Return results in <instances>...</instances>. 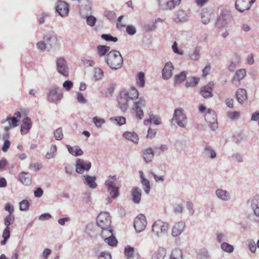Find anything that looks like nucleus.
<instances>
[{
  "label": "nucleus",
  "instance_id": "obj_1",
  "mask_svg": "<svg viewBox=\"0 0 259 259\" xmlns=\"http://www.w3.org/2000/svg\"><path fill=\"white\" fill-rule=\"evenodd\" d=\"M139 92L134 87H131L129 90H121L117 98L118 107L123 112H125L128 109V102L138 99Z\"/></svg>",
  "mask_w": 259,
  "mask_h": 259
},
{
  "label": "nucleus",
  "instance_id": "obj_2",
  "mask_svg": "<svg viewBox=\"0 0 259 259\" xmlns=\"http://www.w3.org/2000/svg\"><path fill=\"white\" fill-rule=\"evenodd\" d=\"M105 62L112 70H116L122 67L123 59L119 51L112 50L105 56Z\"/></svg>",
  "mask_w": 259,
  "mask_h": 259
},
{
  "label": "nucleus",
  "instance_id": "obj_3",
  "mask_svg": "<svg viewBox=\"0 0 259 259\" xmlns=\"http://www.w3.org/2000/svg\"><path fill=\"white\" fill-rule=\"evenodd\" d=\"M116 176H109L105 182L107 191L112 198H116L119 195V188L116 185Z\"/></svg>",
  "mask_w": 259,
  "mask_h": 259
},
{
  "label": "nucleus",
  "instance_id": "obj_4",
  "mask_svg": "<svg viewBox=\"0 0 259 259\" xmlns=\"http://www.w3.org/2000/svg\"><path fill=\"white\" fill-rule=\"evenodd\" d=\"M172 120L176 121L177 124L181 127H185L187 124V118L182 108H177L175 110Z\"/></svg>",
  "mask_w": 259,
  "mask_h": 259
},
{
  "label": "nucleus",
  "instance_id": "obj_5",
  "mask_svg": "<svg viewBox=\"0 0 259 259\" xmlns=\"http://www.w3.org/2000/svg\"><path fill=\"white\" fill-rule=\"evenodd\" d=\"M70 6L66 2L58 0L56 3L55 12L62 17H66L69 15Z\"/></svg>",
  "mask_w": 259,
  "mask_h": 259
},
{
  "label": "nucleus",
  "instance_id": "obj_6",
  "mask_svg": "<svg viewBox=\"0 0 259 259\" xmlns=\"http://www.w3.org/2000/svg\"><path fill=\"white\" fill-rule=\"evenodd\" d=\"M205 119L212 131H215L218 127L217 116L214 110L210 108L207 110L205 114Z\"/></svg>",
  "mask_w": 259,
  "mask_h": 259
},
{
  "label": "nucleus",
  "instance_id": "obj_7",
  "mask_svg": "<svg viewBox=\"0 0 259 259\" xmlns=\"http://www.w3.org/2000/svg\"><path fill=\"white\" fill-rule=\"evenodd\" d=\"M168 229L167 223L157 220L152 226V231L157 237H161L167 233Z\"/></svg>",
  "mask_w": 259,
  "mask_h": 259
},
{
  "label": "nucleus",
  "instance_id": "obj_8",
  "mask_svg": "<svg viewBox=\"0 0 259 259\" xmlns=\"http://www.w3.org/2000/svg\"><path fill=\"white\" fill-rule=\"evenodd\" d=\"M96 222L97 226L100 228L110 227L111 220L109 213L107 212H100L97 218Z\"/></svg>",
  "mask_w": 259,
  "mask_h": 259
},
{
  "label": "nucleus",
  "instance_id": "obj_9",
  "mask_svg": "<svg viewBox=\"0 0 259 259\" xmlns=\"http://www.w3.org/2000/svg\"><path fill=\"white\" fill-rule=\"evenodd\" d=\"M57 70L59 74L68 77L69 75V68L66 60L63 57H59L56 60Z\"/></svg>",
  "mask_w": 259,
  "mask_h": 259
},
{
  "label": "nucleus",
  "instance_id": "obj_10",
  "mask_svg": "<svg viewBox=\"0 0 259 259\" xmlns=\"http://www.w3.org/2000/svg\"><path fill=\"white\" fill-rule=\"evenodd\" d=\"M182 0H158L159 7L162 10H172L178 6Z\"/></svg>",
  "mask_w": 259,
  "mask_h": 259
},
{
  "label": "nucleus",
  "instance_id": "obj_11",
  "mask_svg": "<svg viewBox=\"0 0 259 259\" xmlns=\"http://www.w3.org/2000/svg\"><path fill=\"white\" fill-rule=\"evenodd\" d=\"M63 94L57 91L56 86L53 87L47 95V100L49 102L56 103L62 98Z\"/></svg>",
  "mask_w": 259,
  "mask_h": 259
},
{
  "label": "nucleus",
  "instance_id": "obj_12",
  "mask_svg": "<svg viewBox=\"0 0 259 259\" xmlns=\"http://www.w3.org/2000/svg\"><path fill=\"white\" fill-rule=\"evenodd\" d=\"M92 166V164L90 161H85L81 159H78L76 161L75 171L76 172L82 174L85 171H89Z\"/></svg>",
  "mask_w": 259,
  "mask_h": 259
},
{
  "label": "nucleus",
  "instance_id": "obj_13",
  "mask_svg": "<svg viewBox=\"0 0 259 259\" xmlns=\"http://www.w3.org/2000/svg\"><path fill=\"white\" fill-rule=\"evenodd\" d=\"M255 1L256 0H236L235 8L238 11L243 12L249 10Z\"/></svg>",
  "mask_w": 259,
  "mask_h": 259
},
{
  "label": "nucleus",
  "instance_id": "obj_14",
  "mask_svg": "<svg viewBox=\"0 0 259 259\" xmlns=\"http://www.w3.org/2000/svg\"><path fill=\"white\" fill-rule=\"evenodd\" d=\"M147 225V221L145 216L140 213L135 219L134 221V227L135 230L139 232L143 231Z\"/></svg>",
  "mask_w": 259,
  "mask_h": 259
},
{
  "label": "nucleus",
  "instance_id": "obj_15",
  "mask_svg": "<svg viewBox=\"0 0 259 259\" xmlns=\"http://www.w3.org/2000/svg\"><path fill=\"white\" fill-rule=\"evenodd\" d=\"M214 87L213 82H208L206 85L200 89V93L205 99H209L213 96L212 90Z\"/></svg>",
  "mask_w": 259,
  "mask_h": 259
},
{
  "label": "nucleus",
  "instance_id": "obj_16",
  "mask_svg": "<svg viewBox=\"0 0 259 259\" xmlns=\"http://www.w3.org/2000/svg\"><path fill=\"white\" fill-rule=\"evenodd\" d=\"M174 67L171 62H167L162 70V76L165 80L170 78L173 75Z\"/></svg>",
  "mask_w": 259,
  "mask_h": 259
},
{
  "label": "nucleus",
  "instance_id": "obj_17",
  "mask_svg": "<svg viewBox=\"0 0 259 259\" xmlns=\"http://www.w3.org/2000/svg\"><path fill=\"white\" fill-rule=\"evenodd\" d=\"M186 227L185 222L181 221L176 223L171 229V235L174 237L179 236L184 231Z\"/></svg>",
  "mask_w": 259,
  "mask_h": 259
},
{
  "label": "nucleus",
  "instance_id": "obj_18",
  "mask_svg": "<svg viewBox=\"0 0 259 259\" xmlns=\"http://www.w3.org/2000/svg\"><path fill=\"white\" fill-rule=\"evenodd\" d=\"M246 72L244 69L237 70L232 79V83L236 86H238L241 80L246 76Z\"/></svg>",
  "mask_w": 259,
  "mask_h": 259
},
{
  "label": "nucleus",
  "instance_id": "obj_19",
  "mask_svg": "<svg viewBox=\"0 0 259 259\" xmlns=\"http://www.w3.org/2000/svg\"><path fill=\"white\" fill-rule=\"evenodd\" d=\"M124 255L127 259H140V256L133 247L127 245L124 247Z\"/></svg>",
  "mask_w": 259,
  "mask_h": 259
},
{
  "label": "nucleus",
  "instance_id": "obj_20",
  "mask_svg": "<svg viewBox=\"0 0 259 259\" xmlns=\"http://www.w3.org/2000/svg\"><path fill=\"white\" fill-rule=\"evenodd\" d=\"M230 15L227 14L221 13L217 19L215 26L219 28L226 27L230 21Z\"/></svg>",
  "mask_w": 259,
  "mask_h": 259
},
{
  "label": "nucleus",
  "instance_id": "obj_21",
  "mask_svg": "<svg viewBox=\"0 0 259 259\" xmlns=\"http://www.w3.org/2000/svg\"><path fill=\"white\" fill-rule=\"evenodd\" d=\"M131 194L133 202L135 204L140 203L142 196L141 189L138 187H134L131 190Z\"/></svg>",
  "mask_w": 259,
  "mask_h": 259
},
{
  "label": "nucleus",
  "instance_id": "obj_22",
  "mask_svg": "<svg viewBox=\"0 0 259 259\" xmlns=\"http://www.w3.org/2000/svg\"><path fill=\"white\" fill-rule=\"evenodd\" d=\"M215 194L219 199L223 201H228L231 198L230 193L225 190L218 189L215 190Z\"/></svg>",
  "mask_w": 259,
  "mask_h": 259
},
{
  "label": "nucleus",
  "instance_id": "obj_23",
  "mask_svg": "<svg viewBox=\"0 0 259 259\" xmlns=\"http://www.w3.org/2000/svg\"><path fill=\"white\" fill-rule=\"evenodd\" d=\"M32 122L29 117H26L22 121L21 125V133L22 135L26 134L31 127Z\"/></svg>",
  "mask_w": 259,
  "mask_h": 259
},
{
  "label": "nucleus",
  "instance_id": "obj_24",
  "mask_svg": "<svg viewBox=\"0 0 259 259\" xmlns=\"http://www.w3.org/2000/svg\"><path fill=\"white\" fill-rule=\"evenodd\" d=\"M44 41L51 48L54 47L57 44V38L53 32L49 33L44 36Z\"/></svg>",
  "mask_w": 259,
  "mask_h": 259
},
{
  "label": "nucleus",
  "instance_id": "obj_25",
  "mask_svg": "<svg viewBox=\"0 0 259 259\" xmlns=\"http://www.w3.org/2000/svg\"><path fill=\"white\" fill-rule=\"evenodd\" d=\"M188 19V16L186 12L180 10L175 14L174 21L176 23L186 22Z\"/></svg>",
  "mask_w": 259,
  "mask_h": 259
},
{
  "label": "nucleus",
  "instance_id": "obj_26",
  "mask_svg": "<svg viewBox=\"0 0 259 259\" xmlns=\"http://www.w3.org/2000/svg\"><path fill=\"white\" fill-rule=\"evenodd\" d=\"M251 207L254 215L259 218V195L254 196L251 200Z\"/></svg>",
  "mask_w": 259,
  "mask_h": 259
},
{
  "label": "nucleus",
  "instance_id": "obj_27",
  "mask_svg": "<svg viewBox=\"0 0 259 259\" xmlns=\"http://www.w3.org/2000/svg\"><path fill=\"white\" fill-rule=\"evenodd\" d=\"M154 153L152 148L149 147L143 151V158L146 163L152 161L154 158Z\"/></svg>",
  "mask_w": 259,
  "mask_h": 259
},
{
  "label": "nucleus",
  "instance_id": "obj_28",
  "mask_svg": "<svg viewBox=\"0 0 259 259\" xmlns=\"http://www.w3.org/2000/svg\"><path fill=\"white\" fill-rule=\"evenodd\" d=\"M18 179L25 185L28 186L31 184L32 177L28 172H22L19 175Z\"/></svg>",
  "mask_w": 259,
  "mask_h": 259
},
{
  "label": "nucleus",
  "instance_id": "obj_29",
  "mask_svg": "<svg viewBox=\"0 0 259 259\" xmlns=\"http://www.w3.org/2000/svg\"><path fill=\"white\" fill-rule=\"evenodd\" d=\"M96 177L91 176L89 175L83 176V182L88 186L90 188L95 189L97 187V184L95 182Z\"/></svg>",
  "mask_w": 259,
  "mask_h": 259
},
{
  "label": "nucleus",
  "instance_id": "obj_30",
  "mask_svg": "<svg viewBox=\"0 0 259 259\" xmlns=\"http://www.w3.org/2000/svg\"><path fill=\"white\" fill-rule=\"evenodd\" d=\"M66 148L69 153L74 156H81L83 154V151L78 146L71 147L70 145H67Z\"/></svg>",
  "mask_w": 259,
  "mask_h": 259
},
{
  "label": "nucleus",
  "instance_id": "obj_31",
  "mask_svg": "<svg viewBox=\"0 0 259 259\" xmlns=\"http://www.w3.org/2000/svg\"><path fill=\"white\" fill-rule=\"evenodd\" d=\"M202 154L205 157H209L211 159H213L217 156L215 151L208 145H206L204 146Z\"/></svg>",
  "mask_w": 259,
  "mask_h": 259
},
{
  "label": "nucleus",
  "instance_id": "obj_32",
  "mask_svg": "<svg viewBox=\"0 0 259 259\" xmlns=\"http://www.w3.org/2000/svg\"><path fill=\"white\" fill-rule=\"evenodd\" d=\"M236 96L237 101L240 104H242L247 98L246 91L243 89H238L236 92Z\"/></svg>",
  "mask_w": 259,
  "mask_h": 259
},
{
  "label": "nucleus",
  "instance_id": "obj_33",
  "mask_svg": "<svg viewBox=\"0 0 259 259\" xmlns=\"http://www.w3.org/2000/svg\"><path fill=\"white\" fill-rule=\"evenodd\" d=\"M123 137L126 139L131 141L135 143H138V136L136 133L134 132H125L123 134Z\"/></svg>",
  "mask_w": 259,
  "mask_h": 259
},
{
  "label": "nucleus",
  "instance_id": "obj_34",
  "mask_svg": "<svg viewBox=\"0 0 259 259\" xmlns=\"http://www.w3.org/2000/svg\"><path fill=\"white\" fill-rule=\"evenodd\" d=\"M110 47L105 45H98L97 47V54L99 57L106 56L110 51Z\"/></svg>",
  "mask_w": 259,
  "mask_h": 259
},
{
  "label": "nucleus",
  "instance_id": "obj_35",
  "mask_svg": "<svg viewBox=\"0 0 259 259\" xmlns=\"http://www.w3.org/2000/svg\"><path fill=\"white\" fill-rule=\"evenodd\" d=\"M188 75V72L186 71H183L178 74H176L174 76V83L175 84H180L184 81Z\"/></svg>",
  "mask_w": 259,
  "mask_h": 259
},
{
  "label": "nucleus",
  "instance_id": "obj_36",
  "mask_svg": "<svg viewBox=\"0 0 259 259\" xmlns=\"http://www.w3.org/2000/svg\"><path fill=\"white\" fill-rule=\"evenodd\" d=\"M166 255V250L162 247H159L152 255L151 259H164Z\"/></svg>",
  "mask_w": 259,
  "mask_h": 259
},
{
  "label": "nucleus",
  "instance_id": "obj_37",
  "mask_svg": "<svg viewBox=\"0 0 259 259\" xmlns=\"http://www.w3.org/2000/svg\"><path fill=\"white\" fill-rule=\"evenodd\" d=\"M80 14L81 18L86 19L88 25L92 27L95 25L97 21L96 17L91 15H88V14L87 15H83L82 14V12H80Z\"/></svg>",
  "mask_w": 259,
  "mask_h": 259
},
{
  "label": "nucleus",
  "instance_id": "obj_38",
  "mask_svg": "<svg viewBox=\"0 0 259 259\" xmlns=\"http://www.w3.org/2000/svg\"><path fill=\"white\" fill-rule=\"evenodd\" d=\"M102 229V231L101 232V236L103 238H107L110 236H112L113 235V229L112 227L111 226L109 227L105 228H101Z\"/></svg>",
  "mask_w": 259,
  "mask_h": 259
},
{
  "label": "nucleus",
  "instance_id": "obj_39",
  "mask_svg": "<svg viewBox=\"0 0 259 259\" xmlns=\"http://www.w3.org/2000/svg\"><path fill=\"white\" fill-rule=\"evenodd\" d=\"M57 151V146L55 145H52L50 148V150L47 152L45 158L47 159L53 158L56 156Z\"/></svg>",
  "mask_w": 259,
  "mask_h": 259
},
{
  "label": "nucleus",
  "instance_id": "obj_40",
  "mask_svg": "<svg viewBox=\"0 0 259 259\" xmlns=\"http://www.w3.org/2000/svg\"><path fill=\"white\" fill-rule=\"evenodd\" d=\"M201 47L197 46L195 48L193 52L190 55V57L191 60L193 61H197L199 60L200 57Z\"/></svg>",
  "mask_w": 259,
  "mask_h": 259
},
{
  "label": "nucleus",
  "instance_id": "obj_41",
  "mask_svg": "<svg viewBox=\"0 0 259 259\" xmlns=\"http://www.w3.org/2000/svg\"><path fill=\"white\" fill-rule=\"evenodd\" d=\"M170 259H183L182 251L179 248L174 249L171 253Z\"/></svg>",
  "mask_w": 259,
  "mask_h": 259
},
{
  "label": "nucleus",
  "instance_id": "obj_42",
  "mask_svg": "<svg viewBox=\"0 0 259 259\" xmlns=\"http://www.w3.org/2000/svg\"><path fill=\"white\" fill-rule=\"evenodd\" d=\"M20 112L17 111L14 113L13 117H11V123L13 127H16L18 125L20 118H21Z\"/></svg>",
  "mask_w": 259,
  "mask_h": 259
},
{
  "label": "nucleus",
  "instance_id": "obj_43",
  "mask_svg": "<svg viewBox=\"0 0 259 259\" xmlns=\"http://www.w3.org/2000/svg\"><path fill=\"white\" fill-rule=\"evenodd\" d=\"M104 241L109 246H115L117 244V240L114 235L110 236L104 239Z\"/></svg>",
  "mask_w": 259,
  "mask_h": 259
},
{
  "label": "nucleus",
  "instance_id": "obj_44",
  "mask_svg": "<svg viewBox=\"0 0 259 259\" xmlns=\"http://www.w3.org/2000/svg\"><path fill=\"white\" fill-rule=\"evenodd\" d=\"M137 85L141 88L145 86V74L143 72H140L138 74V79L137 81Z\"/></svg>",
  "mask_w": 259,
  "mask_h": 259
},
{
  "label": "nucleus",
  "instance_id": "obj_45",
  "mask_svg": "<svg viewBox=\"0 0 259 259\" xmlns=\"http://www.w3.org/2000/svg\"><path fill=\"white\" fill-rule=\"evenodd\" d=\"M146 106V100L143 98H140L138 101L135 102L133 107L137 109H142Z\"/></svg>",
  "mask_w": 259,
  "mask_h": 259
},
{
  "label": "nucleus",
  "instance_id": "obj_46",
  "mask_svg": "<svg viewBox=\"0 0 259 259\" xmlns=\"http://www.w3.org/2000/svg\"><path fill=\"white\" fill-rule=\"evenodd\" d=\"M141 182L143 187L145 193L146 194H149L151 190V186L149 180L147 179H143L142 181H141Z\"/></svg>",
  "mask_w": 259,
  "mask_h": 259
},
{
  "label": "nucleus",
  "instance_id": "obj_47",
  "mask_svg": "<svg viewBox=\"0 0 259 259\" xmlns=\"http://www.w3.org/2000/svg\"><path fill=\"white\" fill-rule=\"evenodd\" d=\"M197 254L200 259L208 258L209 257L208 251L205 248H201L198 250Z\"/></svg>",
  "mask_w": 259,
  "mask_h": 259
},
{
  "label": "nucleus",
  "instance_id": "obj_48",
  "mask_svg": "<svg viewBox=\"0 0 259 259\" xmlns=\"http://www.w3.org/2000/svg\"><path fill=\"white\" fill-rule=\"evenodd\" d=\"M221 247L222 250L228 253H231L234 251V247L225 242L221 244Z\"/></svg>",
  "mask_w": 259,
  "mask_h": 259
},
{
  "label": "nucleus",
  "instance_id": "obj_49",
  "mask_svg": "<svg viewBox=\"0 0 259 259\" xmlns=\"http://www.w3.org/2000/svg\"><path fill=\"white\" fill-rule=\"evenodd\" d=\"M19 209L21 211H27L29 208V203L27 200H23L19 202Z\"/></svg>",
  "mask_w": 259,
  "mask_h": 259
},
{
  "label": "nucleus",
  "instance_id": "obj_50",
  "mask_svg": "<svg viewBox=\"0 0 259 259\" xmlns=\"http://www.w3.org/2000/svg\"><path fill=\"white\" fill-rule=\"evenodd\" d=\"M101 37L103 39L107 41L116 42L118 40L117 37H114L110 34H103Z\"/></svg>",
  "mask_w": 259,
  "mask_h": 259
},
{
  "label": "nucleus",
  "instance_id": "obj_51",
  "mask_svg": "<svg viewBox=\"0 0 259 259\" xmlns=\"http://www.w3.org/2000/svg\"><path fill=\"white\" fill-rule=\"evenodd\" d=\"M93 122L96 127L99 128L101 127L102 124L105 122V120L103 118L96 116L93 117Z\"/></svg>",
  "mask_w": 259,
  "mask_h": 259
},
{
  "label": "nucleus",
  "instance_id": "obj_52",
  "mask_svg": "<svg viewBox=\"0 0 259 259\" xmlns=\"http://www.w3.org/2000/svg\"><path fill=\"white\" fill-rule=\"evenodd\" d=\"M94 78L96 80H100L103 76L104 72L100 68H95Z\"/></svg>",
  "mask_w": 259,
  "mask_h": 259
},
{
  "label": "nucleus",
  "instance_id": "obj_53",
  "mask_svg": "<svg viewBox=\"0 0 259 259\" xmlns=\"http://www.w3.org/2000/svg\"><path fill=\"white\" fill-rule=\"evenodd\" d=\"M199 82V78L193 77L191 80L186 81L185 86L187 88L192 87L196 85Z\"/></svg>",
  "mask_w": 259,
  "mask_h": 259
},
{
  "label": "nucleus",
  "instance_id": "obj_54",
  "mask_svg": "<svg viewBox=\"0 0 259 259\" xmlns=\"http://www.w3.org/2000/svg\"><path fill=\"white\" fill-rule=\"evenodd\" d=\"M156 28L157 25L154 23L145 24L144 26V29L146 32L154 31Z\"/></svg>",
  "mask_w": 259,
  "mask_h": 259
},
{
  "label": "nucleus",
  "instance_id": "obj_55",
  "mask_svg": "<svg viewBox=\"0 0 259 259\" xmlns=\"http://www.w3.org/2000/svg\"><path fill=\"white\" fill-rule=\"evenodd\" d=\"M12 220H14V217L13 215L9 214L4 219V224L6 226V228H10V225H11V222Z\"/></svg>",
  "mask_w": 259,
  "mask_h": 259
},
{
  "label": "nucleus",
  "instance_id": "obj_56",
  "mask_svg": "<svg viewBox=\"0 0 259 259\" xmlns=\"http://www.w3.org/2000/svg\"><path fill=\"white\" fill-rule=\"evenodd\" d=\"M104 15L110 20H114L116 17V15L113 11H105Z\"/></svg>",
  "mask_w": 259,
  "mask_h": 259
},
{
  "label": "nucleus",
  "instance_id": "obj_57",
  "mask_svg": "<svg viewBox=\"0 0 259 259\" xmlns=\"http://www.w3.org/2000/svg\"><path fill=\"white\" fill-rule=\"evenodd\" d=\"M54 137L57 140H61L63 137L62 130L61 127L57 128L54 132Z\"/></svg>",
  "mask_w": 259,
  "mask_h": 259
},
{
  "label": "nucleus",
  "instance_id": "obj_58",
  "mask_svg": "<svg viewBox=\"0 0 259 259\" xmlns=\"http://www.w3.org/2000/svg\"><path fill=\"white\" fill-rule=\"evenodd\" d=\"M81 61L83 64L88 66H94L95 65V62L92 60H91L89 58H82L81 59Z\"/></svg>",
  "mask_w": 259,
  "mask_h": 259
},
{
  "label": "nucleus",
  "instance_id": "obj_59",
  "mask_svg": "<svg viewBox=\"0 0 259 259\" xmlns=\"http://www.w3.org/2000/svg\"><path fill=\"white\" fill-rule=\"evenodd\" d=\"M210 21L209 14L207 12H203L201 14V21L204 24H207Z\"/></svg>",
  "mask_w": 259,
  "mask_h": 259
},
{
  "label": "nucleus",
  "instance_id": "obj_60",
  "mask_svg": "<svg viewBox=\"0 0 259 259\" xmlns=\"http://www.w3.org/2000/svg\"><path fill=\"white\" fill-rule=\"evenodd\" d=\"M113 119L117 122V124L119 125H122L125 124L126 121L125 118L122 116H117L115 117L114 119L113 117H112L110 119L111 120H113Z\"/></svg>",
  "mask_w": 259,
  "mask_h": 259
},
{
  "label": "nucleus",
  "instance_id": "obj_61",
  "mask_svg": "<svg viewBox=\"0 0 259 259\" xmlns=\"http://www.w3.org/2000/svg\"><path fill=\"white\" fill-rule=\"evenodd\" d=\"M149 116L151 117V120L153 121V122L155 125H158L161 123V119L159 116L151 114H149Z\"/></svg>",
  "mask_w": 259,
  "mask_h": 259
},
{
  "label": "nucleus",
  "instance_id": "obj_62",
  "mask_svg": "<svg viewBox=\"0 0 259 259\" xmlns=\"http://www.w3.org/2000/svg\"><path fill=\"white\" fill-rule=\"evenodd\" d=\"M133 110L136 112V116L137 118L139 119H143L144 117V112L142 109H137L133 108Z\"/></svg>",
  "mask_w": 259,
  "mask_h": 259
},
{
  "label": "nucleus",
  "instance_id": "obj_63",
  "mask_svg": "<svg viewBox=\"0 0 259 259\" xmlns=\"http://www.w3.org/2000/svg\"><path fill=\"white\" fill-rule=\"evenodd\" d=\"M73 83L70 80H66L63 83V88L67 91H70L73 87Z\"/></svg>",
  "mask_w": 259,
  "mask_h": 259
},
{
  "label": "nucleus",
  "instance_id": "obj_64",
  "mask_svg": "<svg viewBox=\"0 0 259 259\" xmlns=\"http://www.w3.org/2000/svg\"><path fill=\"white\" fill-rule=\"evenodd\" d=\"M232 156L238 162L241 163L243 161L242 155L239 153H234L232 154Z\"/></svg>",
  "mask_w": 259,
  "mask_h": 259
}]
</instances>
